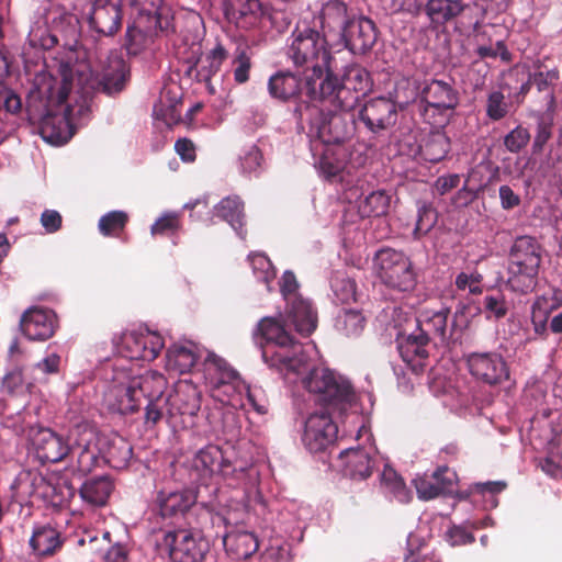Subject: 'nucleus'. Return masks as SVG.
<instances>
[{"label": "nucleus", "instance_id": "nucleus-1", "mask_svg": "<svg viewBox=\"0 0 562 562\" xmlns=\"http://www.w3.org/2000/svg\"><path fill=\"white\" fill-rule=\"evenodd\" d=\"M71 82L43 72L35 76L25 100L29 122L52 145L66 144L74 135L71 108L67 104Z\"/></svg>", "mask_w": 562, "mask_h": 562}, {"label": "nucleus", "instance_id": "nucleus-2", "mask_svg": "<svg viewBox=\"0 0 562 562\" xmlns=\"http://www.w3.org/2000/svg\"><path fill=\"white\" fill-rule=\"evenodd\" d=\"M285 55L304 77L305 89L321 80L327 71L337 69L328 37L315 26L297 24L289 38Z\"/></svg>", "mask_w": 562, "mask_h": 562}, {"label": "nucleus", "instance_id": "nucleus-3", "mask_svg": "<svg viewBox=\"0 0 562 562\" xmlns=\"http://www.w3.org/2000/svg\"><path fill=\"white\" fill-rule=\"evenodd\" d=\"M420 115L431 124H445L459 106L460 94L452 82L425 80L419 90Z\"/></svg>", "mask_w": 562, "mask_h": 562}, {"label": "nucleus", "instance_id": "nucleus-4", "mask_svg": "<svg viewBox=\"0 0 562 562\" xmlns=\"http://www.w3.org/2000/svg\"><path fill=\"white\" fill-rule=\"evenodd\" d=\"M157 550L172 562H203L210 542L196 529L178 528L164 532L157 541Z\"/></svg>", "mask_w": 562, "mask_h": 562}, {"label": "nucleus", "instance_id": "nucleus-5", "mask_svg": "<svg viewBox=\"0 0 562 562\" xmlns=\"http://www.w3.org/2000/svg\"><path fill=\"white\" fill-rule=\"evenodd\" d=\"M374 266L380 281L396 291L408 292L417 284L416 273L411 259L393 248H381L375 252Z\"/></svg>", "mask_w": 562, "mask_h": 562}, {"label": "nucleus", "instance_id": "nucleus-6", "mask_svg": "<svg viewBox=\"0 0 562 562\" xmlns=\"http://www.w3.org/2000/svg\"><path fill=\"white\" fill-rule=\"evenodd\" d=\"M304 387L318 396V402L325 405L340 407L350 406L356 401L351 384L327 369H313L303 380Z\"/></svg>", "mask_w": 562, "mask_h": 562}, {"label": "nucleus", "instance_id": "nucleus-7", "mask_svg": "<svg viewBox=\"0 0 562 562\" xmlns=\"http://www.w3.org/2000/svg\"><path fill=\"white\" fill-rule=\"evenodd\" d=\"M356 131V120L351 112L317 111L311 122L310 136L317 138L323 146L340 145L349 140Z\"/></svg>", "mask_w": 562, "mask_h": 562}, {"label": "nucleus", "instance_id": "nucleus-8", "mask_svg": "<svg viewBox=\"0 0 562 562\" xmlns=\"http://www.w3.org/2000/svg\"><path fill=\"white\" fill-rule=\"evenodd\" d=\"M306 95L311 101H318L347 112H350L361 98L338 78L336 69L327 71L321 80L308 87Z\"/></svg>", "mask_w": 562, "mask_h": 562}, {"label": "nucleus", "instance_id": "nucleus-9", "mask_svg": "<svg viewBox=\"0 0 562 562\" xmlns=\"http://www.w3.org/2000/svg\"><path fill=\"white\" fill-rule=\"evenodd\" d=\"M465 362L470 374L482 384L496 386L509 379L507 362L498 352H470L465 356Z\"/></svg>", "mask_w": 562, "mask_h": 562}, {"label": "nucleus", "instance_id": "nucleus-10", "mask_svg": "<svg viewBox=\"0 0 562 562\" xmlns=\"http://www.w3.org/2000/svg\"><path fill=\"white\" fill-rule=\"evenodd\" d=\"M36 458L42 462L57 463L63 461L71 452L69 437L65 439L61 435L41 426L31 427L27 432Z\"/></svg>", "mask_w": 562, "mask_h": 562}, {"label": "nucleus", "instance_id": "nucleus-11", "mask_svg": "<svg viewBox=\"0 0 562 562\" xmlns=\"http://www.w3.org/2000/svg\"><path fill=\"white\" fill-rule=\"evenodd\" d=\"M71 452L76 458L77 468L82 473H88L98 464L102 452L99 445V435L88 425L75 426L69 432Z\"/></svg>", "mask_w": 562, "mask_h": 562}, {"label": "nucleus", "instance_id": "nucleus-12", "mask_svg": "<svg viewBox=\"0 0 562 562\" xmlns=\"http://www.w3.org/2000/svg\"><path fill=\"white\" fill-rule=\"evenodd\" d=\"M165 346L161 335L156 331H127L122 336L120 353L131 360L154 361Z\"/></svg>", "mask_w": 562, "mask_h": 562}, {"label": "nucleus", "instance_id": "nucleus-13", "mask_svg": "<svg viewBox=\"0 0 562 562\" xmlns=\"http://www.w3.org/2000/svg\"><path fill=\"white\" fill-rule=\"evenodd\" d=\"M397 103L390 98L368 100L359 110L358 119L373 134L386 131L397 122Z\"/></svg>", "mask_w": 562, "mask_h": 562}, {"label": "nucleus", "instance_id": "nucleus-14", "mask_svg": "<svg viewBox=\"0 0 562 562\" xmlns=\"http://www.w3.org/2000/svg\"><path fill=\"white\" fill-rule=\"evenodd\" d=\"M338 427L327 412L314 413L305 422L302 442L313 452H322L337 439Z\"/></svg>", "mask_w": 562, "mask_h": 562}, {"label": "nucleus", "instance_id": "nucleus-15", "mask_svg": "<svg viewBox=\"0 0 562 562\" xmlns=\"http://www.w3.org/2000/svg\"><path fill=\"white\" fill-rule=\"evenodd\" d=\"M262 359L279 372H299L304 363L303 345L295 338L289 342L261 345Z\"/></svg>", "mask_w": 562, "mask_h": 562}, {"label": "nucleus", "instance_id": "nucleus-16", "mask_svg": "<svg viewBox=\"0 0 562 562\" xmlns=\"http://www.w3.org/2000/svg\"><path fill=\"white\" fill-rule=\"evenodd\" d=\"M104 404L109 411L121 415L139 411L137 393L132 389L131 375L119 373L104 392Z\"/></svg>", "mask_w": 562, "mask_h": 562}, {"label": "nucleus", "instance_id": "nucleus-17", "mask_svg": "<svg viewBox=\"0 0 562 562\" xmlns=\"http://www.w3.org/2000/svg\"><path fill=\"white\" fill-rule=\"evenodd\" d=\"M338 37L351 53L361 55L376 43L378 29L371 19L356 14Z\"/></svg>", "mask_w": 562, "mask_h": 562}, {"label": "nucleus", "instance_id": "nucleus-18", "mask_svg": "<svg viewBox=\"0 0 562 562\" xmlns=\"http://www.w3.org/2000/svg\"><path fill=\"white\" fill-rule=\"evenodd\" d=\"M123 0H94L89 25L104 36L115 35L122 27Z\"/></svg>", "mask_w": 562, "mask_h": 562}, {"label": "nucleus", "instance_id": "nucleus-19", "mask_svg": "<svg viewBox=\"0 0 562 562\" xmlns=\"http://www.w3.org/2000/svg\"><path fill=\"white\" fill-rule=\"evenodd\" d=\"M429 341L428 336L423 334L417 327L408 335H397L396 344L400 356L415 373L424 371L426 360L429 357L427 349Z\"/></svg>", "mask_w": 562, "mask_h": 562}, {"label": "nucleus", "instance_id": "nucleus-20", "mask_svg": "<svg viewBox=\"0 0 562 562\" xmlns=\"http://www.w3.org/2000/svg\"><path fill=\"white\" fill-rule=\"evenodd\" d=\"M351 0H327L318 15L321 32L327 37L339 36L357 14L349 7Z\"/></svg>", "mask_w": 562, "mask_h": 562}, {"label": "nucleus", "instance_id": "nucleus-21", "mask_svg": "<svg viewBox=\"0 0 562 562\" xmlns=\"http://www.w3.org/2000/svg\"><path fill=\"white\" fill-rule=\"evenodd\" d=\"M20 328L30 340L49 339L56 329V316L52 311L30 308L21 317Z\"/></svg>", "mask_w": 562, "mask_h": 562}, {"label": "nucleus", "instance_id": "nucleus-22", "mask_svg": "<svg viewBox=\"0 0 562 562\" xmlns=\"http://www.w3.org/2000/svg\"><path fill=\"white\" fill-rule=\"evenodd\" d=\"M456 325L454 319H450V310L442 307L438 311H424L417 317V328L428 336V339H438L445 344L451 337Z\"/></svg>", "mask_w": 562, "mask_h": 562}, {"label": "nucleus", "instance_id": "nucleus-23", "mask_svg": "<svg viewBox=\"0 0 562 562\" xmlns=\"http://www.w3.org/2000/svg\"><path fill=\"white\" fill-rule=\"evenodd\" d=\"M128 68L126 63L120 58H111L101 74L91 80V88L108 95L120 93L126 86Z\"/></svg>", "mask_w": 562, "mask_h": 562}, {"label": "nucleus", "instance_id": "nucleus-24", "mask_svg": "<svg viewBox=\"0 0 562 562\" xmlns=\"http://www.w3.org/2000/svg\"><path fill=\"white\" fill-rule=\"evenodd\" d=\"M290 326L302 336H310L317 327V313L312 303L303 296L286 302L281 314Z\"/></svg>", "mask_w": 562, "mask_h": 562}, {"label": "nucleus", "instance_id": "nucleus-25", "mask_svg": "<svg viewBox=\"0 0 562 562\" xmlns=\"http://www.w3.org/2000/svg\"><path fill=\"white\" fill-rule=\"evenodd\" d=\"M223 457L221 448L214 445H209L199 450L191 461V481L206 486L216 474L220 464L223 462Z\"/></svg>", "mask_w": 562, "mask_h": 562}, {"label": "nucleus", "instance_id": "nucleus-26", "mask_svg": "<svg viewBox=\"0 0 562 562\" xmlns=\"http://www.w3.org/2000/svg\"><path fill=\"white\" fill-rule=\"evenodd\" d=\"M171 411L175 417H194L201 408V392L192 382L182 380L176 383L172 393H169Z\"/></svg>", "mask_w": 562, "mask_h": 562}, {"label": "nucleus", "instance_id": "nucleus-27", "mask_svg": "<svg viewBox=\"0 0 562 562\" xmlns=\"http://www.w3.org/2000/svg\"><path fill=\"white\" fill-rule=\"evenodd\" d=\"M137 27L156 37L159 33L173 32V16L166 5L140 8L133 21Z\"/></svg>", "mask_w": 562, "mask_h": 562}, {"label": "nucleus", "instance_id": "nucleus-28", "mask_svg": "<svg viewBox=\"0 0 562 562\" xmlns=\"http://www.w3.org/2000/svg\"><path fill=\"white\" fill-rule=\"evenodd\" d=\"M305 90L304 77L291 70L277 71L269 78L268 91L271 98L280 101H289L300 95Z\"/></svg>", "mask_w": 562, "mask_h": 562}, {"label": "nucleus", "instance_id": "nucleus-29", "mask_svg": "<svg viewBox=\"0 0 562 562\" xmlns=\"http://www.w3.org/2000/svg\"><path fill=\"white\" fill-rule=\"evenodd\" d=\"M102 459L113 469H125L133 456L132 445L120 435L99 436Z\"/></svg>", "mask_w": 562, "mask_h": 562}, {"label": "nucleus", "instance_id": "nucleus-30", "mask_svg": "<svg viewBox=\"0 0 562 562\" xmlns=\"http://www.w3.org/2000/svg\"><path fill=\"white\" fill-rule=\"evenodd\" d=\"M508 262L539 270L541 263L540 244L531 236L517 237L510 248Z\"/></svg>", "mask_w": 562, "mask_h": 562}, {"label": "nucleus", "instance_id": "nucleus-31", "mask_svg": "<svg viewBox=\"0 0 562 562\" xmlns=\"http://www.w3.org/2000/svg\"><path fill=\"white\" fill-rule=\"evenodd\" d=\"M226 553L236 561L247 560L258 551L257 537L249 531L228 530L223 537Z\"/></svg>", "mask_w": 562, "mask_h": 562}, {"label": "nucleus", "instance_id": "nucleus-32", "mask_svg": "<svg viewBox=\"0 0 562 562\" xmlns=\"http://www.w3.org/2000/svg\"><path fill=\"white\" fill-rule=\"evenodd\" d=\"M194 502L195 497L189 491H160L156 497V505L162 518L183 516Z\"/></svg>", "mask_w": 562, "mask_h": 562}, {"label": "nucleus", "instance_id": "nucleus-33", "mask_svg": "<svg viewBox=\"0 0 562 562\" xmlns=\"http://www.w3.org/2000/svg\"><path fill=\"white\" fill-rule=\"evenodd\" d=\"M64 539L61 533L50 525H42L34 528L30 539V547L35 555L48 558L61 550Z\"/></svg>", "mask_w": 562, "mask_h": 562}, {"label": "nucleus", "instance_id": "nucleus-34", "mask_svg": "<svg viewBox=\"0 0 562 562\" xmlns=\"http://www.w3.org/2000/svg\"><path fill=\"white\" fill-rule=\"evenodd\" d=\"M226 16L240 29L255 26L262 16V4L259 0H234L226 8Z\"/></svg>", "mask_w": 562, "mask_h": 562}, {"label": "nucleus", "instance_id": "nucleus-35", "mask_svg": "<svg viewBox=\"0 0 562 562\" xmlns=\"http://www.w3.org/2000/svg\"><path fill=\"white\" fill-rule=\"evenodd\" d=\"M131 379L132 389H135L140 404L143 400L147 402L165 394L168 387V380L157 371H147Z\"/></svg>", "mask_w": 562, "mask_h": 562}, {"label": "nucleus", "instance_id": "nucleus-36", "mask_svg": "<svg viewBox=\"0 0 562 562\" xmlns=\"http://www.w3.org/2000/svg\"><path fill=\"white\" fill-rule=\"evenodd\" d=\"M114 485L108 476L90 477L83 482L79 494L85 503L101 507L108 503Z\"/></svg>", "mask_w": 562, "mask_h": 562}, {"label": "nucleus", "instance_id": "nucleus-37", "mask_svg": "<svg viewBox=\"0 0 562 562\" xmlns=\"http://www.w3.org/2000/svg\"><path fill=\"white\" fill-rule=\"evenodd\" d=\"M198 355L193 345H171L166 352V369L175 373L189 372L195 364Z\"/></svg>", "mask_w": 562, "mask_h": 562}, {"label": "nucleus", "instance_id": "nucleus-38", "mask_svg": "<svg viewBox=\"0 0 562 562\" xmlns=\"http://www.w3.org/2000/svg\"><path fill=\"white\" fill-rule=\"evenodd\" d=\"M345 459V474L352 480H364L372 474L373 461L363 449H348L340 453Z\"/></svg>", "mask_w": 562, "mask_h": 562}, {"label": "nucleus", "instance_id": "nucleus-39", "mask_svg": "<svg viewBox=\"0 0 562 562\" xmlns=\"http://www.w3.org/2000/svg\"><path fill=\"white\" fill-rule=\"evenodd\" d=\"M215 212L218 217L227 222L233 229L245 238L246 229L244 228V203L239 196L224 198L216 206Z\"/></svg>", "mask_w": 562, "mask_h": 562}, {"label": "nucleus", "instance_id": "nucleus-40", "mask_svg": "<svg viewBox=\"0 0 562 562\" xmlns=\"http://www.w3.org/2000/svg\"><path fill=\"white\" fill-rule=\"evenodd\" d=\"M290 325L280 314L279 317H263L257 325L256 333L265 344L289 342L295 337L288 330Z\"/></svg>", "mask_w": 562, "mask_h": 562}, {"label": "nucleus", "instance_id": "nucleus-41", "mask_svg": "<svg viewBox=\"0 0 562 562\" xmlns=\"http://www.w3.org/2000/svg\"><path fill=\"white\" fill-rule=\"evenodd\" d=\"M538 273L539 270L508 262L506 285L518 294L530 293L537 285Z\"/></svg>", "mask_w": 562, "mask_h": 562}, {"label": "nucleus", "instance_id": "nucleus-42", "mask_svg": "<svg viewBox=\"0 0 562 562\" xmlns=\"http://www.w3.org/2000/svg\"><path fill=\"white\" fill-rule=\"evenodd\" d=\"M450 150V140L442 132L428 134L419 145L420 157L428 162L441 161Z\"/></svg>", "mask_w": 562, "mask_h": 562}, {"label": "nucleus", "instance_id": "nucleus-43", "mask_svg": "<svg viewBox=\"0 0 562 562\" xmlns=\"http://www.w3.org/2000/svg\"><path fill=\"white\" fill-rule=\"evenodd\" d=\"M175 418L171 411V401L169 394L165 393L156 398L146 402L144 424L147 428H153L164 419Z\"/></svg>", "mask_w": 562, "mask_h": 562}, {"label": "nucleus", "instance_id": "nucleus-44", "mask_svg": "<svg viewBox=\"0 0 562 562\" xmlns=\"http://www.w3.org/2000/svg\"><path fill=\"white\" fill-rule=\"evenodd\" d=\"M391 196L384 190H376L366 195L358 204V213L362 218L380 217L387 214Z\"/></svg>", "mask_w": 562, "mask_h": 562}, {"label": "nucleus", "instance_id": "nucleus-45", "mask_svg": "<svg viewBox=\"0 0 562 562\" xmlns=\"http://www.w3.org/2000/svg\"><path fill=\"white\" fill-rule=\"evenodd\" d=\"M366 327V317L360 310L342 308L335 319V328L346 337L359 336Z\"/></svg>", "mask_w": 562, "mask_h": 562}, {"label": "nucleus", "instance_id": "nucleus-46", "mask_svg": "<svg viewBox=\"0 0 562 562\" xmlns=\"http://www.w3.org/2000/svg\"><path fill=\"white\" fill-rule=\"evenodd\" d=\"M464 10L461 0H429L426 12L432 22L443 24L458 16Z\"/></svg>", "mask_w": 562, "mask_h": 562}, {"label": "nucleus", "instance_id": "nucleus-47", "mask_svg": "<svg viewBox=\"0 0 562 562\" xmlns=\"http://www.w3.org/2000/svg\"><path fill=\"white\" fill-rule=\"evenodd\" d=\"M530 82L532 86L537 88L539 92H544V97L547 100V108L555 106V98H554V86L560 79V71L558 68L547 69V70H538L533 74H529Z\"/></svg>", "mask_w": 562, "mask_h": 562}, {"label": "nucleus", "instance_id": "nucleus-48", "mask_svg": "<svg viewBox=\"0 0 562 562\" xmlns=\"http://www.w3.org/2000/svg\"><path fill=\"white\" fill-rule=\"evenodd\" d=\"M317 165L327 177H336L345 167V150L340 147L324 146Z\"/></svg>", "mask_w": 562, "mask_h": 562}, {"label": "nucleus", "instance_id": "nucleus-49", "mask_svg": "<svg viewBox=\"0 0 562 562\" xmlns=\"http://www.w3.org/2000/svg\"><path fill=\"white\" fill-rule=\"evenodd\" d=\"M381 482L385 490L400 503L405 504L411 501V491L407 488L404 480L393 468L389 465L384 467L381 474Z\"/></svg>", "mask_w": 562, "mask_h": 562}, {"label": "nucleus", "instance_id": "nucleus-50", "mask_svg": "<svg viewBox=\"0 0 562 562\" xmlns=\"http://www.w3.org/2000/svg\"><path fill=\"white\" fill-rule=\"evenodd\" d=\"M554 125V108H547L537 117L536 134L532 144L533 154H540L548 140L552 137Z\"/></svg>", "mask_w": 562, "mask_h": 562}, {"label": "nucleus", "instance_id": "nucleus-51", "mask_svg": "<svg viewBox=\"0 0 562 562\" xmlns=\"http://www.w3.org/2000/svg\"><path fill=\"white\" fill-rule=\"evenodd\" d=\"M340 80L358 92L361 97L364 95L371 87L370 74L366 68L357 64L347 66Z\"/></svg>", "mask_w": 562, "mask_h": 562}, {"label": "nucleus", "instance_id": "nucleus-52", "mask_svg": "<svg viewBox=\"0 0 562 562\" xmlns=\"http://www.w3.org/2000/svg\"><path fill=\"white\" fill-rule=\"evenodd\" d=\"M146 32L133 23L127 25L123 46L128 55H138L153 42L154 36Z\"/></svg>", "mask_w": 562, "mask_h": 562}, {"label": "nucleus", "instance_id": "nucleus-53", "mask_svg": "<svg viewBox=\"0 0 562 562\" xmlns=\"http://www.w3.org/2000/svg\"><path fill=\"white\" fill-rule=\"evenodd\" d=\"M252 69L251 56L246 47H237L232 60V71L234 81L237 85H244L250 79Z\"/></svg>", "mask_w": 562, "mask_h": 562}, {"label": "nucleus", "instance_id": "nucleus-54", "mask_svg": "<svg viewBox=\"0 0 562 562\" xmlns=\"http://www.w3.org/2000/svg\"><path fill=\"white\" fill-rule=\"evenodd\" d=\"M128 223V215L124 211H111L102 215L98 227L103 236H119Z\"/></svg>", "mask_w": 562, "mask_h": 562}, {"label": "nucleus", "instance_id": "nucleus-55", "mask_svg": "<svg viewBox=\"0 0 562 562\" xmlns=\"http://www.w3.org/2000/svg\"><path fill=\"white\" fill-rule=\"evenodd\" d=\"M438 212L430 203H423L418 207L417 221L414 228V237L419 239L427 235L437 224Z\"/></svg>", "mask_w": 562, "mask_h": 562}, {"label": "nucleus", "instance_id": "nucleus-56", "mask_svg": "<svg viewBox=\"0 0 562 562\" xmlns=\"http://www.w3.org/2000/svg\"><path fill=\"white\" fill-rule=\"evenodd\" d=\"M484 313L487 319H502L508 313V302L501 291L488 293L483 300Z\"/></svg>", "mask_w": 562, "mask_h": 562}, {"label": "nucleus", "instance_id": "nucleus-57", "mask_svg": "<svg viewBox=\"0 0 562 562\" xmlns=\"http://www.w3.org/2000/svg\"><path fill=\"white\" fill-rule=\"evenodd\" d=\"M331 289L336 300L342 304L357 300L356 282L346 276L336 274L331 279Z\"/></svg>", "mask_w": 562, "mask_h": 562}, {"label": "nucleus", "instance_id": "nucleus-58", "mask_svg": "<svg viewBox=\"0 0 562 562\" xmlns=\"http://www.w3.org/2000/svg\"><path fill=\"white\" fill-rule=\"evenodd\" d=\"M248 260L258 281L269 284L276 277L274 268L265 254H250Z\"/></svg>", "mask_w": 562, "mask_h": 562}, {"label": "nucleus", "instance_id": "nucleus-59", "mask_svg": "<svg viewBox=\"0 0 562 562\" xmlns=\"http://www.w3.org/2000/svg\"><path fill=\"white\" fill-rule=\"evenodd\" d=\"M209 364L214 369V386L217 389L233 384L239 378L238 372L222 358L214 357L209 360Z\"/></svg>", "mask_w": 562, "mask_h": 562}, {"label": "nucleus", "instance_id": "nucleus-60", "mask_svg": "<svg viewBox=\"0 0 562 562\" xmlns=\"http://www.w3.org/2000/svg\"><path fill=\"white\" fill-rule=\"evenodd\" d=\"M549 316L550 312L548 310L536 307V305L532 306L531 324L533 334L527 337V342L538 339L546 340L548 338L550 329L548 326Z\"/></svg>", "mask_w": 562, "mask_h": 562}, {"label": "nucleus", "instance_id": "nucleus-61", "mask_svg": "<svg viewBox=\"0 0 562 562\" xmlns=\"http://www.w3.org/2000/svg\"><path fill=\"white\" fill-rule=\"evenodd\" d=\"M509 111L508 103L505 101V95L501 91H493L488 94L486 100V115L492 121H501Z\"/></svg>", "mask_w": 562, "mask_h": 562}, {"label": "nucleus", "instance_id": "nucleus-62", "mask_svg": "<svg viewBox=\"0 0 562 562\" xmlns=\"http://www.w3.org/2000/svg\"><path fill=\"white\" fill-rule=\"evenodd\" d=\"M9 76V64L7 59L0 54V97L5 95L4 101L8 102L10 109H22L21 98L5 85V79Z\"/></svg>", "mask_w": 562, "mask_h": 562}, {"label": "nucleus", "instance_id": "nucleus-63", "mask_svg": "<svg viewBox=\"0 0 562 562\" xmlns=\"http://www.w3.org/2000/svg\"><path fill=\"white\" fill-rule=\"evenodd\" d=\"M530 140V133L521 125L516 126L504 138V145L510 153H519Z\"/></svg>", "mask_w": 562, "mask_h": 562}, {"label": "nucleus", "instance_id": "nucleus-64", "mask_svg": "<svg viewBox=\"0 0 562 562\" xmlns=\"http://www.w3.org/2000/svg\"><path fill=\"white\" fill-rule=\"evenodd\" d=\"M417 80L402 79L395 86V98L401 104H408L419 97Z\"/></svg>", "mask_w": 562, "mask_h": 562}]
</instances>
